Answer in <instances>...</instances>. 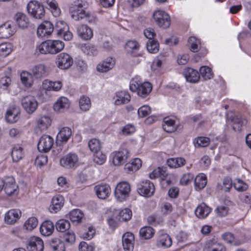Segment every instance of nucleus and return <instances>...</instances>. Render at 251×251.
Masks as SVG:
<instances>
[{
    "label": "nucleus",
    "instance_id": "obj_1",
    "mask_svg": "<svg viewBox=\"0 0 251 251\" xmlns=\"http://www.w3.org/2000/svg\"><path fill=\"white\" fill-rule=\"evenodd\" d=\"M64 48L63 42L58 40H48L43 42L36 47L42 54H55L60 52Z\"/></svg>",
    "mask_w": 251,
    "mask_h": 251
},
{
    "label": "nucleus",
    "instance_id": "obj_2",
    "mask_svg": "<svg viewBox=\"0 0 251 251\" xmlns=\"http://www.w3.org/2000/svg\"><path fill=\"white\" fill-rule=\"evenodd\" d=\"M129 89L132 92H137L138 95L146 98L152 90V85L149 82L139 83L136 80L132 79L130 83Z\"/></svg>",
    "mask_w": 251,
    "mask_h": 251
},
{
    "label": "nucleus",
    "instance_id": "obj_3",
    "mask_svg": "<svg viewBox=\"0 0 251 251\" xmlns=\"http://www.w3.org/2000/svg\"><path fill=\"white\" fill-rule=\"evenodd\" d=\"M130 191L129 183L126 181H122L117 184L115 189L114 196L117 201H123L128 198Z\"/></svg>",
    "mask_w": 251,
    "mask_h": 251
},
{
    "label": "nucleus",
    "instance_id": "obj_4",
    "mask_svg": "<svg viewBox=\"0 0 251 251\" xmlns=\"http://www.w3.org/2000/svg\"><path fill=\"white\" fill-rule=\"evenodd\" d=\"M26 8L29 14L35 19H41L45 16V10L44 6L37 1H30Z\"/></svg>",
    "mask_w": 251,
    "mask_h": 251
},
{
    "label": "nucleus",
    "instance_id": "obj_5",
    "mask_svg": "<svg viewBox=\"0 0 251 251\" xmlns=\"http://www.w3.org/2000/svg\"><path fill=\"white\" fill-rule=\"evenodd\" d=\"M152 17L159 26L167 28L170 26V17L165 11L160 10H155L153 13Z\"/></svg>",
    "mask_w": 251,
    "mask_h": 251
},
{
    "label": "nucleus",
    "instance_id": "obj_6",
    "mask_svg": "<svg viewBox=\"0 0 251 251\" xmlns=\"http://www.w3.org/2000/svg\"><path fill=\"white\" fill-rule=\"evenodd\" d=\"M60 164L65 169H75L79 166V158L76 154L69 153L60 159Z\"/></svg>",
    "mask_w": 251,
    "mask_h": 251
},
{
    "label": "nucleus",
    "instance_id": "obj_7",
    "mask_svg": "<svg viewBox=\"0 0 251 251\" xmlns=\"http://www.w3.org/2000/svg\"><path fill=\"white\" fill-rule=\"evenodd\" d=\"M55 63L60 69L66 70L73 65V59L69 54L62 52L56 56Z\"/></svg>",
    "mask_w": 251,
    "mask_h": 251
},
{
    "label": "nucleus",
    "instance_id": "obj_8",
    "mask_svg": "<svg viewBox=\"0 0 251 251\" xmlns=\"http://www.w3.org/2000/svg\"><path fill=\"white\" fill-rule=\"evenodd\" d=\"M137 191L140 195L145 197H150L153 195L155 187L151 181L146 180L141 182L138 184Z\"/></svg>",
    "mask_w": 251,
    "mask_h": 251
},
{
    "label": "nucleus",
    "instance_id": "obj_9",
    "mask_svg": "<svg viewBox=\"0 0 251 251\" xmlns=\"http://www.w3.org/2000/svg\"><path fill=\"white\" fill-rule=\"evenodd\" d=\"M111 156L113 164L115 166H120L126 161L128 156V151L126 148H122L118 151L113 152Z\"/></svg>",
    "mask_w": 251,
    "mask_h": 251
},
{
    "label": "nucleus",
    "instance_id": "obj_10",
    "mask_svg": "<svg viewBox=\"0 0 251 251\" xmlns=\"http://www.w3.org/2000/svg\"><path fill=\"white\" fill-rule=\"evenodd\" d=\"M4 190L8 196H15L18 194L19 190L15 179L12 177H8L4 180Z\"/></svg>",
    "mask_w": 251,
    "mask_h": 251
},
{
    "label": "nucleus",
    "instance_id": "obj_11",
    "mask_svg": "<svg viewBox=\"0 0 251 251\" xmlns=\"http://www.w3.org/2000/svg\"><path fill=\"white\" fill-rule=\"evenodd\" d=\"M21 102L24 108L28 113H33L38 106L36 100L31 95L24 97L22 99Z\"/></svg>",
    "mask_w": 251,
    "mask_h": 251
},
{
    "label": "nucleus",
    "instance_id": "obj_12",
    "mask_svg": "<svg viewBox=\"0 0 251 251\" xmlns=\"http://www.w3.org/2000/svg\"><path fill=\"white\" fill-rule=\"evenodd\" d=\"M54 143L53 139L48 135H43L38 144V150L40 152H47L52 148Z\"/></svg>",
    "mask_w": 251,
    "mask_h": 251
},
{
    "label": "nucleus",
    "instance_id": "obj_13",
    "mask_svg": "<svg viewBox=\"0 0 251 251\" xmlns=\"http://www.w3.org/2000/svg\"><path fill=\"white\" fill-rule=\"evenodd\" d=\"M54 30L52 24L48 21H44L38 27L37 35L39 37H48L51 35Z\"/></svg>",
    "mask_w": 251,
    "mask_h": 251
},
{
    "label": "nucleus",
    "instance_id": "obj_14",
    "mask_svg": "<svg viewBox=\"0 0 251 251\" xmlns=\"http://www.w3.org/2000/svg\"><path fill=\"white\" fill-rule=\"evenodd\" d=\"M26 244L28 251H43L44 249L43 241L38 237H30L26 241Z\"/></svg>",
    "mask_w": 251,
    "mask_h": 251
},
{
    "label": "nucleus",
    "instance_id": "obj_15",
    "mask_svg": "<svg viewBox=\"0 0 251 251\" xmlns=\"http://www.w3.org/2000/svg\"><path fill=\"white\" fill-rule=\"evenodd\" d=\"M64 204V197L60 195L53 197L51 200V204L50 206V211L51 213H56L60 211Z\"/></svg>",
    "mask_w": 251,
    "mask_h": 251
},
{
    "label": "nucleus",
    "instance_id": "obj_16",
    "mask_svg": "<svg viewBox=\"0 0 251 251\" xmlns=\"http://www.w3.org/2000/svg\"><path fill=\"white\" fill-rule=\"evenodd\" d=\"M115 64V60L112 57H108L99 63L97 66L96 69L99 72L106 73L111 70Z\"/></svg>",
    "mask_w": 251,
    "mask_h": 251
},
{
    "label": "nucleus",
    "instance_id": "obj_17",
    "mask_svg": "<svg viewBox=\"0 0 251 251\" xmlns=\"http://www.w3.org/2000/svg\"><path fill=\"white\" fill-rule=\"evenodd\" d=\"M122 243L125 251H133L134 249V236L131 232H126L122 238Z\"/></svg>",
    "mask_w": 251,
    "mask_h": 251
},
{
    "label": "nucleus",
    "instance_id": "obj_18",
    "mask_svg": "<svg viewBox=\"0 0 251 251\" xmlns=\"http://www.w3.org/2000/svg\"><path fill=\"white\" fill-rule=\"evenodd\" d=\"M21 216V212L19 209H11L5 213L4 221L8 225H13L19 219Z\"/></svg>",
    "mask_w": 251,
    "mask_h": 251
},
{
    "label": "nucleus",
    "instance_id": "obj_19",
    "mask_svg": "<svg viewBox=\"0 0 251 251\" xmlns=\"http://www.w3.org/2000/svg\"><path fill=\"white\" fill-rule=\"evenodd\" d=\"M33 76L36 79H41L46 77L48 74V69L43 64L35 65L31 70Z\"/></svg>",
    "mask_w": 251,
    "mask_h": 251
},
{
    "label": "nucleus",
    "instance_id": "obj_20",
    "mask_svg": "<svg viewBox=\"0 0 251 251\" xmlns=\"http://www.w3.org/2000/svg\"><path fill=\"white\" fill-rule=\"evenodd\" d=\"M77 33L78 36L84 40L92 38L93 36L92 30L86 25H81L77 27Z\"/></svg>",
    "mask_w": 251,
    "mask_h": 251
},
{
    "label": "nucleus",
    "instance_id": "obj_21",
    "mask_svg": "<svg viewBox=\"0 0 251 251\" xmlns=\"http://www.w3.org/2000/svg\"><path fill=\"white\" fill-rule=\"evenodd\" d=\"M183 75L186 80L191 83H196L200 79V74L192 68H187L184 70Z\"/></svg>",
    "mask_w": 251,
    "mask_h": 251
},
{
    "label": "nucleus",
    "instance_id": "obj_22",
    "mask_svg": "<svg viewBox=\"0 0 251 251\" xmlns=\"http://www.w3.org/2000/svg\"><path fill=\"white\" fill-rule=\"evenodd\" d=\"M20 110L16 107H10L5 114V119L9 123H15L19 119Z\"/></svg>",
    "mask_w": 251,
    "mask_h": 251
},
{
    "label": "nucleus",
    "instance_id": "obj_23",
    "mask_svg": "<svg viewBox=\"0 0 251 251\" xmlns=\"http://www.w3.org/2000/svg\"><path fill=\"white\" fill-rule=\"evenodd\" d=\"M70 106L69 100L65 97L59 98L53 105L54 110L58 112H62L67 110Z\"/></svg>",
    "mask_w": 251,
    "mask_h": 251
},
{
    "label": "nucleus",
    "instance_id": "obj_24",
    "mask_svg": "<svg viewBox=\"0 0 251 251\" xmlns=\"http://www.w3.org/2000/svg\"><path fill=\"white\" fill-rule=\"evenodd\" d=\"M94 190L98 197L101 199L107 198L111 191L110 186L106 184L97 185L95 187Z\"/></svg>",
    "mask_w": 251,
    "mask_h": 251
},
{
    "label": "nucleus",
    "instance_id": "obj_25",
    "mask_svg": "<svg viewBox=\"0 0 251 251\" xmlns=\"http://www.w3.org/2000/svg\"><path fill=\"white\" fill-rule=\"evenodd\" d=\"M41 1L46 4V7L50 11L54 17L60 15L61 10L55 0H41Z\"/></svg>",
    "mask_w": 251,
    "mask_h": 251
},
{
    "label": "nucleus",
    "instance_id": "obj_26",
    "mask_svg": "<svg viewBox=\"0 0 251 251\" xmlns=\"http://www.w3.org/2000/svg\"><path fill=\"white\" fill-rule=\"evenodd\" d=\"M212 209L202 202L200 204L195 211L196 216L200 219L206 218L211 212Z\"/></svg>",
    "mask_w": 251,
    "mask_h": 251
},
{
    "label": "nucleus",
    "instance_id": "obj_27",
    "mask_svg": "<svg viewBox=\"0 0 251 251\" xmlns=\"http://www.w3.org/2000/svg\"><path fill=\"white\" fill-rule=\"evenodd\" d=\"M54 230L53 223L50 220L44 221L40 227V231L42 235L45 236L50 235Z\"/></svg>",
    "mask_w": 251,
    "mask_h": 251
},
{
    "label": "nucleus",
    "instance_id": "obj_28",
    "mask_svg": "<svg viewBox=\"0 0 251 251\" xmlns=\"http://www.w3.org/2000/svg\"><path fill=\"white\" fill-rule=\"evenodd\" d=\"M72 135L71 129L68 127H62L57 135V140L62 143H66Z\"/></svg>",
    "mask_w": 251,
    "mask_h": 251
},
{
    "label": "nucleus",
    "instance_id": "obj_29",
    "mask_svg": "<svg viewBox=\"0 0 251 251\" xmlns=\"http://www.w3.org/2000/svg\"><path fill=\"white\" fill-rule=\"evenodd\" d=\"M172 244V239L167 234H160L156 242V245L158 247L169 248L171 246Z\"/></svg>",
    "mask_w": 251,
    "mask_h": 251
},
{
    "label": "nucleus",
    "instance_id": "obj_30",
    "mask_svg": "<svg viewBox=\"0 0 251 251\" xmlns=\"http://www.w3.org/2000/svg\"><path fill=\"white\" fill-rule=\"evenodd\" d=\"M14 30L12 29L11 25L9 23H5L0 26V38L7 39L14 34Z\"/></svg>",
    "mask_w": 251,
    "mask_h": 251
},
{
    "label": "nucleus",
    "instance_id": "obj_31",
    "mask_svg": "<svg viewBox=\"0 0 251 251\" xmlns=\"http://www.w3.org/2000/svg\"><path fill=\"white\" fill-rule=\"evenodd\" d=\"M24 156L23 149L19 145H15L11 151V156L14 162H18L22 159Z\"/></svg>",
    "mask_w": 251,
    "mask_h": 251
},
{
    "label": "nucleus",
    "instance_id": "obj_32",
    "mask_svg": "<svg viewBox=\"0 0 251 251\" xmlns=\"http://www.w3.org/2000/svg\"><path fill=\"white\" fill-rule=\"evenodd\" d=\"M69 219L74 224L80 223L84 217V214L79 209H73L69 214Z\"/></svg>",
    "mask_w": 251,
    "mask_h": 251
},
{
    "label": "nucleus",
    "instance_id": "obj_33",
    "mask_svg": "<svg viewBox=\"0 0 251 251\" xmlns=\"http://www.w3.org/2000/svg\"><path fill=\"white\" fill-rule=\"evenodd\" d=\"M115 104L116 105H121L128 103L130 100V96L128 93L125 91L118 92L116 94Z\"/></svg>",
    "mask_w": 251,
    "mask_h": 251
},
{
    "label": "nucleus",
    "instance_id": "obj_34",
    "mask_svg": "<svg viewBox=\"0 0 251 251\" xmlns=\"http://www.w3.org/2000/svg\"><path fill=\"white\" fill-rule=\"evenodd\" d=\"M17 24L22 28L27 27L29 25V20L27 16L23 13H18L15 16Z\"/></svg>",
    "mask_w": 251,
    "mask_h": 251
},
{
    "label": "nucleus",
    "instance_id": "obj_35",
    "mask_svg": "<svg viewBox=\"0 0 251 251\" xmlns=\"http://www.w3.org/2000/svg\"><path fill=\"white\" fill-rule=\"evenodd\" d=\"M78 11L77 20L85 19V21L89 23H94L97 21V17L94 13L87 12L84 9L79 10Z\"/></svg>",
    "mask_w": 251,
    "mask_h": 251
},
{
    "label": "nucleus",
    "instance_id": "obj_36",
    "mask_svg": "<svg viewBox=\"0 0 251 251\" xmlns=\"http://www.w3.org/2000/svg\"><path fill=\"white\" fill-rule=\"evenodd\" d=\"M167 163L171 168H178L184 166L186 160L182 157L171 158L167 160Z\"/></svg>",
    "mask_w": 251,
    "mask_h": 251
},
{
    "label": "nucleus",
    "instance_id": "obj_37",
    "mask_svg": "<svg viewBox=\"0 0 251 251\" xmlns=\"http://www.w3.org/2000/svg\"><path fill=\"white\" fill-rule=\"evenodd\" d=\"M49 244L53 251H65L64 243L58 238H54L50 239Z\"/></svg>",
    "mask_w": 251,
    "mask_h": 251
},
{
    "label": "nucleus",
    "instance_id": "obj_38",
    "mask_svg": "<svg viewBox=\"0 0 251 251\" xmlns=\"http://www.w3.org/2000/svg\"><path fill=\"white\" fill-rule=\"evenodd\" d=\"M33 77L32 74L26 71H23L21 74V79L22 83L27 87H30L32 85L34 82Z\"/></svg>",
    "mask_w": 251,
    "mask_h": 251
},
{
    "label": "nucleus",
    "instance_id": "obj_39",
    "mask_svg": "<svg viewBox=\"0 0 251 251\" xmlns=\"http://www.w3.org/2000/svg\"><path fill=\"white\" fill-rule=\"evenodd\" d=\"M168 175L165 168L158 167L150 174L149 176L151 179L160 177L162 180H165Z\"/></svg>",
    "mask_w": 251,
    "mask_h": 251
},
{
    "label": "nucleus",
    "instance_id": "obj_40",
    "mask_svg": "<svg viewBox=\"0 0 251 251\" xmlns=\"http://www.w3.org/2000/svg\"><path fill=\"white\" fill-rule=\"evenodd\" d=\"M162 126L163 129L167 132H173L176 130L175 121L169 117L164 119Z\"/></svg>",
    "mask_w": 251,
    "mask_h": 251
},
{
    "label": "nucleus",
    "instance_id": "obj_41",
    "mask_svg": "<svg viewBox=\"0 0 251 251\" xmlns=\"http://www.w3.org/2000/svg\"><path fill=\"white\" fill-rule=\"evenodd\" d=\"M195 186L196 189H202L207 183V178L206 176L202 173L198 175L195 178Z\"/></svg>",
    "mask_w": 251,
    "mask_h": 251
},
{
    "label": "nucleus",
    "instance_id": "obj_42",
    "mask_svg": "<svg viewBox=\"0 0 251 251\" xmlns=\"http://www.w3.org/2000/svg\"><path fill=\"white\" fill-rule=\"evenodd\" d=\"M223 239L227 243L238 246L242 244V242L238 239H235L233 234L230 232H226L222 234Z\"/></svg>",
    "mask_w": 251,
    "mask_h": 251
},
{
    "label": "nucleus",
    "instance_id": "obj_43",
    "mask_svg": "<svg viewBox=\"0 0 251 251\" xmlns=\"http://www.w3.org/2000/svg\"><path fill=\"white\" fill-rule=\"evenodd\" d=\"M154 230L151 226H145L141 228L139 231L140 236L145 239H149L152 237Z\"/></svg>",
    "mask_w": 251,
    "mask_h": 251
},
{
    "label": "nucleus",
    "instance_id": "obj_44",
    "mask_svg": "<svg viewBox=\"0 0 251 251\" xmlns=\"http://www.w3.org/2000/svg\"><path fill=\"white\" fill-rule=\"evenodd\" d=\"M55 226L56 229L58 231L65 232L70 228V224L67 220L60 219L56 222Z\"/></svg>",
    "mask_w": 251,
    "mask_h": 251
},
{
    "label": "nucleus",
    "instance_id": "obj_45",
    "mask_svg": "<svg viewBox=\"0 0 251 251\" xmlns=\"http://www.w3.org/2000/svg\"><path fill=\"white\" fill-rule=\"evenodd\" d=\"M79 105L80 109L83 111L89 110L91 107V101L89 97L82 96L80 97L79 101Z\"/></svg>",
    "mask_w": 251,
    "mask_h": 251
},
{
    "label": "nucleus",
    "instance_id": "obj_46",
    "mask_svg": "<svg viewBox=\"0 0 251 251\" xmlns=\"http://www.w3.org/2000/svg\"><path fill=\"white\" fill-rule=\"evenodd\" d=\"M68 29H69L68 26L63 21L59 20L56 22L54 30L56 31L58 35L62 36V32Z\"/></svg>",
    "mask_w": 251,
    "mask_h": 251
},
{
    "label": "nucleus",
    "instance_id": "obj_47",
    "mask_svg": "<svg viewBox=\"0 0 251 251\" xmlns=\"http://www.w3.org/2000/svg\"><path fill=\"white\" fill-rule=\"evenodd\" d=\"M50 125L51 120L49 116H42L38 121V126L42 130L47 129Z\"/></svg>",
    "mask_w": 251,
    "mask_h": 251
},
{
    "label": "nucleus",
    "instance_id": "obj_48",
    "mask_svg": "<svg viewBox=\"0 0 251 251\" xmlns=\"http://www.w3.org/2000/svg\"><path fill=\"white\" fill-rule=\"evenodd\" d=\"M72 6L70 8V10L74 11L75 14H73V17H75V19L77 20L78 18V11L80 12L79 10L83 9V2L81 0H76L72 4Z\"/></svg>",
    "mask_w": 251,
    "mask_h": 251
},
{
    "label": "nucleus",
    "instance_id": "obj_49",
    "mask_svg": "<svg viewBox=\"0 0 251 251\" xmlns=\"http://www.w3.org/2000/svg\"><path fill=\"white\" fill-rule=\"evenodd\" d=\"M10 43H3L0 44V56L5 57L9 54L12 50Z\"/></svg>",
    "mask_w": 251,
    "mask_h": 251
},
{
    "label": "nucleus",
    "instance_id": "obj_50",
    "mask_svg": "<svg viewBox=\"0 0 251 251\" xmlns=\"http://www.w3.org/2000/svg\"><path fill=\"white\" fill-rule=\"evenodd\" d=\"M200 75L204 80L210 79L213 76L211 69L207 66H202L200 68Z\"/></svg>",
    "mask_w": 251,
    "mask_h": 251
},
{
    "label": "nucleus",
    "instance_id": "obj_51",
    "mask_svg": "<svg viewBox=\"0 0 251 251\" xmlns=\"http://www.w3.org/2000/svg\"><path fill=\"white\" fill-rule=\"evenodd\" d=\"M209 143V138L206 137H199L194 141L195 147H205L208 146Z\"/></svg>",
    "mask_w": 251,
    "mask_h": 251
},
{
    "label": "nucleus",
    "instance_id": "obj_52",
    "mask_svg": "<svg viewBox=\"0 0 251 251\" xmlns=\"http://www.w3.org/2000/svg\"><path fill=\"white\" fill-rule=\"evenodd\" d=\"M188 43L190 46L191 50L194 52H197L200 48V41L195 37H190L188 40Z\"/></svg>",
    "mask_w": 251,
    "mask_h": 251
},
{
    "label": "nucleus",
    "instance_id": "obj_53",
    "mask_svg": "<svg viewBox=\"0 0 251 251\" xmlns=\"http://www.w3.org/2000/svg\"><path fill=\"white\" fill-rule=\"evenodd\" d=\"M38 220L35 217L29 218L24 224V227L27 230L31 231L38 225Z\"/></svg>",
    "mask_w": 251,
    "mask_h": 251
},
{
    "label": "nucleus",
    "instance_id": "obj_54",
    "mask_svg": "<svg viewBox=\"0 0 251 251\" xmlns=\"http://www.w3.org/2000/svg\"><path fill=\"white\" fill-rule=\"evenodd\" d=\"M146 47L148 51L152 53H155L159 50V44L155 40H149Z\"/></svg>",
    "mask_w": 251,
    "mask_h": 251
},
{
    "label": "nucleus",
    "instance_id": "obj_55",
    "mask_svg": "<svg viewBox=\"0 0 251 251\" xmlns=\"http://www.w3.org/2000/svg\"><path fill=\"white\" fill-rule=\"evenodd\" d=\"M63 238L66 243L69 245H72L75 242V235L73 231L69 230L64 233Z\"/></svg>",
    "mask_w": 251,
    "mask_h": 251
},
{
    "label": "nucleus",
    "instance_id": "obj_56",
    "mask_svg": "<svg viewBox=\"0 0 251 251\" xmlns=\"http://www.w3.org/2000/svg\"><path fill=\"white\" fill-rule=\"evenodd\" d=\"M88 146L90 150L94 153L100 151L101 146L100 141L97 139H92L89 141Z\"/></svg>",
    "mask_w": 251,
    "mask_h": 251
},
{
    "label": "nucleus",
    "instance_id": "obj_57",
    "mask_svg": "<svg viewBox=\"0 0 251 251\" xmlns=\"http://www.w3.org/2000/svg\"><path fill=\"white\" fill-rule=\"evenodd\" d=\"M132 212L128 208H125L122 210L119 213V220L121 221H126L131 218Z\"/></svg>",
    "mask_w": 251,
    "mask_h": 251
},
{
    "label": "nucleus",
    "instance_id": "obj_58",
    "mask_svg": "<svg viewBox=\"0 0 251 251\" xmlns=\"http://www.w3.org/2000/svg\"><path fill=\"white\" fill-rule=\"evenodd\" d=\"M151 112V109L148 105H143L141 106L138 110V114L140 117L144 118L148 116Z\"/></svg>",
    "mask_w": 251,
    "mask_h": 251
},
{
    "label": "nucleus",
    "instance_id": "obj_59",
    "mask_svg": "<svg viewBox=\"0 0 251 251\" xmlns=\"http://www.w3.org/2000/svg\"><path fill=\"white\" fill-rule=\"evenodd\" d=\"M233 186L238 191H244L248 188L247 184L240 179H237Z\"/></svg>",
    "mask_w": 251,
    "mask_h": 251
},
{
    "label": "nucleus",
    "instance_id": "obj_60",
    "mask_svg": "<svg viewBox=\"0 0 251 251\" xmlns=\"http://www.w3.org/2000/svg\"><path fill=\"white\" fill-rule=\"evenodd\" d=\"M231 179L229 177H226L224 178L223 181V185L221 189L225 192H229L232 185Z\"/></svg>",
    "mask_w": 251,
    "mask_h": 251
},
{
    "label": "nucleus",
    "instance_id": "obj_61",
    "mask_svg": "<svg viewBox=\"0 0 251 251\" xmlns=\"http://www.w3.org/2000/svg\"><path fill=\"white\" fill-rule=\"evenodd\" d=\"M94 160L97 164L102 165L106 160V156L101 152L98 151L95 152Z\"/></svg>",
    "mask_w": 251,
    "mask_h": 251
},
{
    "label": "nucleus",
    "instance_id": "obj_62",
    "mask_svg": "<svg viewBox=\"0 0 251 251\" xmlns=\"http://www.w3.org/2000/svg\"><path fill=\"white\" fill-rule=\"evenodd\" d=\"M194 178V176L191 173L184 174L180 180V183L183 185H187L190 183Z\"/></svg>",
    "mask_w": 251,
    "mask_h": 251
},
{
    "label": "nucleus",
    "instance_id": "obj_63",
    "mask_svg": "<svg viewBox=\"0 0 251 251\" xmlns=\"http://www.w3.org/2000/svg\"><path fill=\"white\" fill-rule=\"evenodd\" d=\"M48 162V157L46 155L42 154L38 156L35 161V164L36 166L42 167L46 165Z\"/></svg>",
    "mask_w": 251,
    "mask_h": 251
},
{
    "label": "nucleus",
    "instance_id": "obj_64",
    "mask_svg": "<svg viewBox=\"0 0 251 251\" xmlns=\"http://www.w3.org/2000/svg\"><path fill=\"white\" fill-rule=\"evenodd\" d=\"M78 248L80 251H94L95 247L92 245H89L86 242L82 241L79 243Z\"/></svg>",
    "mask_w": 251,
    "mask_h": 251
}]
</instances>
